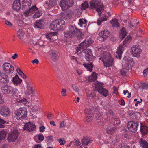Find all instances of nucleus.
<instances>
[{
	"mask_svg": "<svg viewBox=\"0 0 148 148\" xmlns=\"http://www.w3.org/2000/svg\"><path fill=\"white\" fill-rule=\"evenodd\" d=\"M98 51L101 54L99 59L103 62L104 66L106 67L112 66L113 65V60L110 53L102 50V48L99 49Z\"/></svg>",
	"mask_w": 148,
	"mask_h": 148,
	"instance_id": "nucleus-1",
	"label": "nucleus"
},
{
	"mask_svg": "<svg viewBox=\"0 0 148 148\" xmlns=\"http://www.w3.org/2000/svg\"><path fill=\"white\" fill-rule=\"evenodd\" d=\"M32 3L31 0H23L22 9L24 12L23 14L25 17H27L33 12L37 10L38 8L35 5L30 7Z\"/></svg>",
	"mask_w": 148,
	"mask_h": 148,
	"instance_id": "nucleus-2",
	"label": "nucleus"
},
{
	"mask_svg": "<svg viewBox=\"0 0 148 148\" xmlns=\"http://www.w3.org/2000/svg\"><path fill=\"white\" fill-rule=\"evenodd\" d=\"M69 31L64 33V36L66 38H70L76 36L78 38L82 37L83 34L80 30L74 25H71L69 27Z\"/></svg>",
	"mask_w": 148,
	"mask_h": 148,
	"instance_id": "nucleus-3",
	"label": "nucleus"
},
{
	"mask_svg": "<svg viewBox=\"0 0 148 148\" xmlns=\"http://www.w3.org/2000/svg\"><path fill=\"white\" fill-rule=\"evenodd\" d=\"M65 25L64 21L62 19H58L53 21L50 25V29L53 31H58L63 29Z\"/></svg>",
	"mask_w": 148,
	"mask_h": 148,
	"instance_id": "nucleus-4",
	"label": "nucleus"
},
{
	"mask_svg": "<svg viewBox=\"0 0 148 148\" xmlns=\"http://www.w3.org/2000/svg\"><path fill=\"white\" fill-rule=\"evenodd\" d=\"M132 38L130 36H128L124 40L123 42L122 45H120L117 49L116 53L117 55L116 56L117 58L121 59L122 56L123 51L124 50V48L126 47L127 45L130 42Z\"/></svg>",
	"mask_w": 148,
	"mask_h": 148,
	"instance_id": "nucleus-5",
	"label": "nucleus"
},
{
	"mask_svg": "<svg viewBox=\"0 0 148 148\" xmlns=\"http://www.w3.org/2000/svg\"><path fill=\"white\" fill-rule=\"evenodd\" d=\"M90 8L92 9H96V11L99 13V15L101 14L103 10V6L101 3L100 0H92L90 2Z\"/></svg>",
	"mask_w": 148,
	"mask_h": 148,
	"instance_id": "nucleus-6",
	"label": "nucleus"
},
{
	"mask_svg": "<svg viewBox=\"0 0 148 148\" xmlns=\"http://www.w3.org/2000/svg\"><path fill=\"white\" fill-rule=\"evenodd\" d=\"M122 64L125 69L129 70L131 69L134 65L133 59L131 57L125 56L122 60Z\"/></svg>",
	"mask_w": 148,
	"mask_h": 148,
	"instance_id": "nucleus-7",
	"label": "nucleus"
},
{
	"mask_svg": "<svg viewBox=\"0 0 148 148\" xmlns=\"http://www.w3.org/2000/svg\"><path fill=\"white\" fill-rule=\"evenodd\" d=\"M14 117L17 120H21L25 118L27 116V109L25 108H20L14 113Z\"/></svg>",
	"mask_w": 148,
	"mask_h": 148,
	"instance_id": "nucleus-8",
	"label": "nucleus"
},
{
	"mask_svg": "<svg viewBox=\"0 0 148 148\" xmlns=\"http://www.w3.org/2000/svg\"><path fill=\"white\" fill-rule=\"evenodd\" d=\"M1 91L3 93L6 94H12L14 95L16 93L17 89L12 86L5 85L2 87Z\"/></svg>",
	"mask_w": 148,
	"mask_h": 148,
	"instance_id": "nucleus-9",
	"label": "nucleus"
},
{
	"mask_svg": "<svg viewBox=\"0 0 148 148\" xmlns=\"http://www.w3.org/2000/svg\"><path fill=\"white\" fill-rule=\"evenodd\" d=\"M73 0H61L59 4L62 10H65L73 5Z\"/></svg>",
	"mask_w": 148,
	"mask_h": 148,
	"instance_id": "nucleus-10",
	"label": "nucleus"
},
{
	"mask_svg": "<svg viewBox=\"0 0 148 148\" xmlns=\"http://www.w3.org/2000/svg\"><path fill=\"white\" fill-rule=\"evenodd\" d=\"M73 0H61L59 4L62 10H65L73 5Z\"/></svg>",
	"mask_w": 148,
	"mask_h": 148,
	"instance_id": "nucleus-11",
	"label": "nucleus"
},
{
	"mask_svg": "<svg viewBox=\"0 0 148 148\" xmlns=\"http://www.w3.org/2000/svg\"><path fill=\"white\" fill-rule=\"evenodd\" d=\"M139 124V123L138 121H129L127 123V128L129 132L132 133L135 132L137 130Z\"/></svg>",
	"mask_w": 148,
	"mask_h": 148,
	"instance_id": "nucleus-12",
	"label": "nucleus"
},
{
	"mask_svg": "<svg viewBox=\"0 0 148 148\" xmlns=\"http://www.w3.org/2000/svg\"><path fill=\"white\" fill-rule=\"evenodd\" d=\"M26 89L25 94L27 96H29L34 93V89L33 88V83L31 81L27 80L26 81Z\"/></svg>",
	"mask_w": 148,
	"mask_h": 148,
	"instance_id": "nucleus-13",
	"label": "nucleus"
},
{
	"mask_svg": "<svg viewBox=\"0 0 148 148\" xmlns=\"http://www.w3.org/2000/svg\"><path fill=\"white\" fill-rule=\"evenodd\" d=\"M84 113L85 114L84 118L85 120L87 122L91 121L94 116L92 110L90 108L85 109L84 110Z\"/></svg>",
	"mask_w": 148,
	"mask_h": 148,
	"instance_id": "nucleus-14",
	"label": "nucleus"
},
{
	"mask_svg": "<svg viewBox=\"0 0 148 148\" xmlns=\"http://www.w3.org/2000/svg\"><path fill=\"white\" fill-rule=\"evenodd\" d=\"M2 68L5 72L8 74L12 73L14 71V67L11 64L8 62H5L3 65Z\"/></svg>",
	"mask_w": 148,
	"mask_h": 148,
	"instance_id": "nucleus-15",
	"label": "nucleus"
},
{
	"mask_svg": "<svg viewBox=\"0 0 148 148\" xmlns=\"http://www.w3.org/2000/svg\"><path fill=\"white\" fill-rule=\"evenodd\" d=\"M131 51L132 54L136 57L140 56L142 51L140 47L138 45H133L131 48Z\"/></svg>",
	"mask_w": 148,
	"mask_h": 148,
	"instance_id": "nucleus-16",
	"label": "nucleus"
},
{
	"mask_svg": "<svg viewBox=\"0 0 148 148\" xmlns=\"http://www.w3.org/2000/svg\"><path fill=\"white\" fill-rule=\"evenodd\" d=\"M82 52L85 54V58L87 61H91L94 58V56L91 52V50L90 49L83 50Z\"/></svg>",
	"mask_w": 148,
	"mask_h": 148,
	"instance_id": "nucleus-17",
	"label": "nucleus"
},
{
	"mask_svg": "<svg viewBox=\"0 0 148 148\" xmlns=\"http://www.w3.org/2000/svg\"><path fill=\"white\" fill-rule=\"evenodd\" d=\"M18 136V133L16 130H14L12 132L9 133L7 140L9 142H14Z\"/></svg>",
	"mask_w": 148,
	"mask_h": 148,
	"instance_id": "nucleus-18",
	"label": "nucleus"
},
{
	"mask_svg": "<svg viewBox=\"0 0 148 148\" xmlns=\"http://www.w3.org/2000/svg\"><path fill=\"white\" fill-rule=\"evenodd\" d=\"M110 35L109 31L107 30L102 31L99 33V37L98 40L101 41H103L106 39Z\"/></svg>",
	"mask_w": 148,
	"mask_h": 148,
	"instance_id": "nucleus-19",
	"label": "nucleus"
},
{
	"mask_svg": "<svg viewBox=\"0 0 148 148\" xmlns=\"http://www.w3.org/2000/svg\"><path fill=\"white\" fill-rule=\"evenodd\" d=\"M95 88L99 93L103 95L104 96L106 97L108 95V90L105 89L103 88L101 86H99L98 85H97L96 86Z\"/></svg>",
	"mask_w": 148,
	"mask_h": 148,
	"instance_id": "nucleus-20",
	"label": "nucleus"
},
{
	"mask_svg": "<svg viewBox=\"0 0 148 148\" xmlns=\"http://www.w3.org/2000/svg\"><path fill=\"white\" fill-rule=\"evenodd\" d=\"M116 127V126L112 123L109 124L106 129L107 133L109 134H112L115 132Z\"/></svg>",
	"mask_w": 148,
	"mask_h": 148,
	"instance_id": "nucleus-21",
	"label": "nucleus"
},
{
	"mask_svg": "<svg viewBox=\"0 0 148 148\" xmlns=\"http://www.w3.org/2000/svg\"><path fill=\"white\" fill-rule=\"evenodd\" d=\"M24 129L27 130L29 131H33L36 129V127L33 123L28 122L25 124L24 127Z\"/></svg>",
	"mask_w": 148,
	"mask_h": 148,
	"instance_id": "nucleus-22",
	"label": "nucleus"
},
{
	"mask_svg": "<svg viewBox=\"0 0 148 148\" xmlns=\"http://www.w3.org/2000/svg\"><path fill=\"white\" fill-rule=\"evenodd\" d=\"M21 7L20 0H15L13 3L12 8L16 11H18Z\"/></svg>",
	"mask_w": 148,
	"mask_h": 148,
	"instance_id": "nucleus-23",
	"label": "nucleus"
},
{
	"mask_svg": "<svg viewBox=\"0 0 148 148\" xmlns=\"http://www.w3.org/2000/svg\"><path fill=\"white\" fill-rule=\"evenodd\" d=\"M50 56L52 60L54 61H56L58 59L59 53L57 51L51 50L49 52Z\"/></svg>",
	"mask_w": 148,
	"mask_h": 148,
	"instance_id": "nucleus-24",
	"label": "nucleus"
},
{
	"mask_svg": "<svg viewBox=\"0 0 148 148\" xmlns=\"http://www.w3.org/2000/svg\"><path fill=\"white\" fill-rule=\"evenodd\" d=\"M44 22L43 19L39 20L36 21L34 23V27L35 29H41V27L44 26Z\"/></svg>",
	"mask_w": 148,
	"mask_h": 148,
	"instance_id": "nucleus-25",
	"label": "nucleus"
},
{
	"mask_svg": "<svg viewBox=\"0 0 148 148\" xmlns=\"http://www.w3.org/2000/svg\"><path fill=\"white\" fill-rule=\"evenodd\" d=\"M1 114L4 116H7L10 113L9 108L6 107H3L0 110Z\"/></svg>",
	"mask_w": 148,
	"mask_h": 148,
	"instance_id": "nucleus-26",
	"label": "nucleus"
},
{
	"mask_svg": "<svg viewBox=\"0 0 148 148\" xmlns=\"http://www.w3.org/2000/svg\"><path fill=\"white\" fill-rule=\"evenodd\" d=\"M22 82V80L19 78L18 76L17 75L13 78L12 82L15 85L20 84Z\"/></svg>",
	"mask_w": 148,
	"mask_h": 148,
	"instance_id": "nucleus-27",
	"label": "nucleus"
},
{
	"mask_svg": "<svg viewBox=\"0 0 148 148\" xmlns=\"http://www.w3.org/2000/svg\"><path fill=\"white\" fill-rule=\"evenodd\" d=\"M83 65L86 68L87 71L90 72L92 71L93 65L92 62H89L86 63H84L83 64Z\"/></svg>",
	"mask_w": 148,
	"mask_h": 148,
	"instance_id": "nucleus-28",
	"label": "nucleus"
},
{
	"mask_svg": "<svg viewBox=\"0 0 148 148\" xmlns=\"http://www.w3.org/2000/svg\"><path fill=\"white\" fill-rule=\"evenodd\" d=\"M140 131L143 135H145L148 133V127L144 125H142L140 123Z\"/></svg>",
	"mask_w": 148,
	"mask_h": 148,
	"instance_id": "nucleus-29",
	"label": "nucleus"
},
{
	"mask_svg": "<svg viewBox=\"0 0 148 148\" xmlns=\"http://www.w3.org/2000/svg\"><path fill=\"white\" fill-rule=\"evenodd\" d=\"M92 40H91L90 39L87 41H84L79 45V46H81L83 48L88 46L92 42Z\"/></svg>",
	"mask_w": 148,
	"mask_h": 148,
	"instance_id": "nucleus-30",
	"label": "nucleus"
},
{
	"mask_svg": "<svg viewBox=\"0 0 148 148\" xmlns=\"http://www.w3.org/2000/svg\"><path fill=\"white\" fill-rule=\"evenodd\" d=\"M82 142V145H87L88 144L91 143L92 142V140H90L89 138L86 137L83 138Z\"/></svg>",
	"mask_w": 148,
	"mask_h": 148,
	"instance_id": "nucleus-31",
	"label": "nucleus"
},
{
	"mask_svg": "<svg viewBox=\"0 0 148 148\" xmlns=\"http://www.w3.org/2000/svg\"><path fill=\"white\" fill-rule=\"evenodd\" d=\"M55 33L54 32H51L49 33H47V42H51V40L52 39V37L55 36Z\"/></svg>",
	"mask_w": 148,
	"mask_h": 148,
	"instance_id": "nucleus-32",
	"label": "nucleus"
},
{
	"mask_svg": "<svg viewBox=\"0 0 148 148\" xmlns=\"http://www.w3.org/2000/svg\"><path fill=\"white\" fill-rule=\"evenodd\" d=\"M140 143L143 148H148V143L145 140L141 139L140 141Z\"/></svg>",
	"mask_w": 148,
	"mask_h": 148,
	"instance_id": "nucleus-33",
	"label": "nucleus"
},
{
	"mask_svg": "<svg viewBox=\"0 0 148 148\" xmlns=\"http://www.w3.org/2000/svg\"><path fill=\"white\" fill-rule=\"evenodd\" d=\"M81 143L79 140L75 141V142H73V145L74 146L72 148H81L82 147L80 146Z\"/></svg>",
	"mask_w": 148,
	"mask_h": 148,
	"instance_id": "nucleus-34",
	"label": "nucleus"
},
{
	"mask_svg": "<svg viewBox=\"0 0 148 148\" xmlns=\"http://www.w3.org/2000/svg\"><path fill=\"white\" fill-rule=\"evenodd\" d=\"M110 22L113 26L117 27H119V23L118 22V20L117 19H112L111 21Z\"/></svg>",
	"mask_w": 148,
	"mask_h": 148,
	"instance_id": "nucleus-35",
	"label": "nucleus"
},
{
	"mask_svg": "<svg viewBox=\"0 0 148 148\" xmlns=\"http://www.w3.org/2000/svg\"><path fill=\"white\" fill-rule=\"evenodd\" d=\"M97 77V76L96 73L94 72H93L91 75L89 77V81L90 82L94 81L96 79Z\"/></svg>",
	"mask_w": 148,
	"mask_h": 148,
	"instance_id": "nucleus-36",
	"label": "nucleus"
},
{
	"mask_svg": "<svg viewBox=\"0 0 148 148\" xmlns=\"http://www.w3.org/2000/svg\"><path fill=\"white\" fill-rule=\"evenodd\" d=\"M38 10V9H37ZM38 10H36L35 11V12H33L32 13H33V12H35V13L33 15V17L34 18H39V17H40L41 15L42 14V13L40 12L37 11ZM30 14H29V15Z\"/></svg>",
	"mask_w": 148,
	"mask_h": 148,
	"instance_id": "nucleus-37",
	"label": "nucleus"
},
{
	"mask_svg": "<svg viewBox=\"0 0 148 148\" xmlns=\"http://www.w3.org/2000/svg\"><path fill=\"white\" fill-rule=\"evenodd\" d=\"M89 7L88 3L87 1H85L81 4V9L82 10H85Z\"/></svg>",
	"mask_w": 148,
	"mask_h": 148,
	"instance_id": "nucleus-38",
	"label": "nucleus"
},
{
	"mask_svg": "<svg viewBox=\"0 0 148 148\" xmlns=\"http://www.w3.org/2000/svg\"><path fill=\"white\" fill-rule=\"evenodd\" d=\"M107 20V19L106 16L103 18L101 17L97 20V24L99 25H100L102 23H103V21H106Z\"/></svg>",
	"mask_w": 148,
	"mask_h": 148,
	"instance_id": "nucleus-39",
	"label": "nucleus"
},
{
	"mask_svg": "<svg viewBox=\"0 0 148 148\" xmlns=\"http://www.w3.org/2000/svg\"><path fill=\"white\" fill-rule=\"evenodd\" d=\"M17 34L20 39H21L24 34V32L21 29H19L17 32Z\"/></svg>",
	"mask_w": 148,
	"mask_h": 148,
	"instance_id": "nucleus-40",
	"label": "nucleus"
},
{
	"mask_svg": "<svg viewBox=\"0 0 148 148\" xmlns=\"http://www.w3.org/2000/svg\"><path fill=\"white\" fill-rule=\"evenodd\" d=\"M121 36H122L121 38L122 39H123L125 38V36L127 34L125 31V28L123 27L121 31Z\"/></svg>",
	"mask_w": 148,
	"mask_h": 148,
	"instance_id": "nucleus-41",
	"label": "nucleus"
},
{
	"mask_svg": "<svg viewBox=\"0 0 148 148\" xmlns=\"http://www.w3.org/2000/svg\"><path fill=\"white\" fill-rule=\"evenodd\" d=\"M132 116L133 117V118L136 119H138L140 118V114L139 113L136 112L133 114Z\"/></svg>",
	"mask_w": 148,
	"mask_h": 148,
	"instance_id": "nucleus-42",
	"label": "nucleus"
},
{
	"mask_svg": "<svg viewBox=\"0 0 148 148\" xmlns=\"http://www.w3.org/2000/svg\"><path fill=\"white\" fill-rule=\"evenodd\" d=\"M6 137V134L5 133L2 131H0V140H4Z\"/></svg>",
	"mask_w": 148,
	"mask_h": 148,
	"instance_id": "nucleus-43",
	"label": "nucleus"
},
{
	"mask_svg": "<svg viewBox=\"0 0 148 148\" xmlns=\"http://www.w3.org/2000/svg\"><path fill=\"white\" fill-rule=\"evenodd\" d=\"M72 88L73 90L76 93L78 92L79 90V89L78 87L75 84L72 85Z\"/></svg>",
	"mask_w": 148,
	"mask_h": 148,
	"instance_id": "nucleus-44",
	"label": "nucleus"
},
{
	"mask_svg": "<svg viewBox=\"0 0 148 148\" xmlns=\"http://www.w3.org/2000/svg\"><path fill=\"white\" fill-rule=\"evenodd\" d=\"M6 121L0 118V128H4L5 126L3 124L5 123Z\"/></svg>",
	"mask_w": 148,
	"mask_h": 148,
	"instance_id": "nucleus-45",
	"label": "nucleus"
},
{
	"mask_svg": "<svg viewBox=\"0 0 148 148\" xmlns=\"http://www.w3.org/2000/svg\"><path fill=\"white\" fill-rule=\"evenodd\" d=\"M66 127V123L64 121H62L60 124L59 127L60 128H63Z\"/></svg>",
	"mask_w": 148,
	"mask_h": 148,
	"instance_id": "nucleus-46",
	"label": "nucleus"
},
{
	"mask_svg": "<svg viewBox=\"0 0 148 148\" xmlns=\"http://www.w3.org/2000/svg\"><path fill=\"white\" fill-rule=\"evenodd\" d=\"M142 88L147 90L148 89V85L145 83H143L142 84Z\"/></svg>",
	"mask_w": 148,
	"mask_h": 148,
	"instance_id": "nucleus-47",
	"label": "nucleus"
},
{
	"mask_svg": "<svg viewBox=\"0 0 148 148\" xmlns=\"http://www.w3.org/2000/svg\"><path fill=\"white\" fill-rule=\"evenodd\" d=\"M53 141V136L51 135H49L47 137V142L50 143Z\"/></svg>",
	"mask_w": 148,
	"mask_h": 148,
	"instance_id": "nucleus-48",
	"label": "nucleus"
},
{
	"mask_svg": "<svg viewBox=\"0 0 148 148\" xmlns=\"http://www.w3.org/2000/svg\"><path fill=\"white\" fill-rule=\"evenodd\" d=\"M38 138L40 141H42L44 140V137L42 134H39L38 135Z\"/></svg>",
	"mask_w": 148,
	"mask_h": 148,
	"instance_id": "nucleus-49",
	"label": "nucleus"
},
{
	"mask_svg": "<svg viewBox=\"0 0 148 148\" xmlns=\"http://www.w3.org/2000/svg\"><path fill=\"white\" fill-rule=\"evenodd\" d=\"M114 123L113 124L114 125H116L119 124L120 123V121L117 118H116L114 119Z\"/></svg>",
	"mask_w": 148,
	"mask_h": 148,
	"instance_id": "nucleus-50",
	"label": "nucleus"
},
{
	"mask_svg": "<svg viewBox=\"0 0 148 148\" xmlns=\"http://www.w3.org/2000/svg\"><path fill=\"white\" fill-rule=\"evenodd\" d=\"M143 74L145 77L148 75V68L145 69L143 72Z\"/></svg>",
	"mask_w": 148,
	"mask_h": 148,
	"instance_id": "nucleus-51",
	"label": "nucleus"
},
{
	"mask_svg": "<svg viewBox=\"0 0 148 148\" xmlns=\"http://www.w3.org/2000/svg\"><path fill=\"white\" fill-rule=\"evenodd\" d=\"M58 141L60 145H64L66 143V141L64 139L60 138L58 140Z\"/></svg>",
	"mask_w": 148,
	"mask_h": 148,
	"instance_id": "nucleus-52",
	"label": "nucleus"
},
{
	"mask_svg": "<svg viewBox=\"0 0 148 148\" xmlns=\"http://www.w3.org/2000/svg\"><path fill=\"white\" fill-rule=\"evenodd\" d=\"M88 97H93L96 96V94L94 92H91L90 94H87Z\"/></svg>",
	"mask_w": 148,
	"mask_h": 148,
	"instance_id": "nucleus-53",
	"label": "nucleus"
},
{
	"mask_svg": "<svg viewBox=\"0 0 148 148\" xmlns=\"http://www.w3.org/2000/svg\"><path fill=\"white\" fill-rule=\"evenodd\" d=\"M53 116L51 113V112L47 113V118L49 119H51Z\"/></svg>",
	"mask_w": 148,
	"mask_h": 148,
	"instance_id": "nucleus-54",
	"label": "nucleus"
},
{
	"mask_svg": "<svg viewBox=\"0 0 148 148\" xmlns=\"http://www.w3.org/2000/svg\"><path fill=\"white\" fill-rule=\"evenodd\" d=\"M66 89H63L61 92V95L62 96H65L66 95Z\"/></svg>",
	"mask_w": 148,
	"mask_h": 148,
	"instance_id": "nucleus-55",
	"label": "nucleus"
},
{
	"mask_svg": "<svg viewBox=\"0 0 148 148\" xmlns=\"http://www.w3.org/2000/svg\"><path fill=\"white\" fill-rule=\"evenodd\" d=\"M4 102V99L3 96L1 93H0V104H3Z\"/></svg>",
	"mask_w": 148,
	"mask_h": 148,
	"instance_id": "nucleus-56",
	"label": "nucleus"
},
{
	"mask_svg": "<svg viewBox=\"0 0 148 148\" xmlns=\"http://www.w3.org/2000/svg\"><path fill=\"white\" fill-rule=\"evenodd\" d=\"M119 104L122 106H124L125 105V103L123 99H122L120 100L119 101Z\"/></svg>",
	"mask_w": 148,
	"mask_h": 148,
	"instance_id": "nucleus-57",
	"label": "nucleus"
},
{
	"mask_svg": "<svg viewBox=\"0 0 148 148\" xmlns=\"http://www.w3.org/2000/svg\"><path fill=\"white\" fill-rule=\"evenodd\" d=\"M75 49L76 51V52H78L79 51H81L82 49H83V48L81 46H80L79 47H76L75 48Z\"/></svg>",
	"mask_w": 148,
	"mask_h": 148,
	"instance_id": "nucleus-58",
	"label": "nucleus"
},
{
	"mask_svg": "<svg viewBox=\"0 0 148 148\" xmlns=\"http://www.w3.org/2000/svg\"><path fill=\"white\" fill-rule=\"evenodd\" d=\"M19 75L21 76V77L24 79H25L27 77L25 75V74L23 73V72H20V73L19 74Z\"/></svg>",
	"mask_w": 148,
	"mask_h": 148,
	"instance_id": "nucleus-59",
	"label": "nucleus"
},
{
	"mask_svg": "<svg viewBox=\"0 0 148 148\" xmlns=\"http://www.w3.org/2000/svg\"><path fill=\"white\" fill-rule=\"evenodd\" d=\"M5 24L9 27H11L12 26V24L10 22L6 21L5 22Z\"/></svg>",
	"mask_w": 148,
	"mask_h": 148,
	"instance_id": "nucleus-60",
	"label": "nucleus"
},
{
	"mask_svg": "<svg viewBox=\"0 0 148 148\" xmlns=\"http://www.w3.org/2000/svg\"><path fill=\"white\" fill-rule=\"evenodd\" d=\"M78 24L80 25L82 27V25L85 23L84 22L83 19H80L79 20V22Z\"/></svg>",
	"mask_w": 148,
	"mask_h": 148,
	"instance_id": "nucleus-61",
	"label": "nucleus"
},
{
	"mask_svg": "<svg viewBox=\"0 0 148 148\" xmlns=\"http://www.w3.org/2000/svg\"><path fill=\"white\" fill-rule=\"evenodd\" d=\"M52 5H51V6H54L56 5L57 4V2L56 1H55V0H52L51 1Z\"/></svg>",
	"mask_w": 148,
	"mask_h": 148,
	"instance_id": "nucleus-62",
	"label": "nucleus"
},
{
	"mask_svg": "<svg viewBox=\"0 0 148 148\" xmlns=\"http://www.w3.org/2000/svg\"><path fill=\"white\" fill-rule=\"evenodd\" d=\"M31 62L33 64L36 63L37 64L39 62L38 60V59H36L34 60H32L31 61Z\"/></svg>",
	"mask_w": 148,
	"mask_h": 148,
	"instance_id": "nucleus-63",
	"label": "nucleus"
},
{
	"mask_svg": "<svg viewBox=\"0 0 148 148\" xmlns=\"http://www.w3.org/2000/svg\"><path fill=\"white\" fill-rule=\"evenodd\" d=\"M113 89L114 90V94H117L118 92V89L115 86L113 87Z\"/></svg>",
	"mask_w": 148,
	"mask_h": 148,
	"instance_id": "nucleus-64",
	"label": "nucleus"
}]
</instances>
